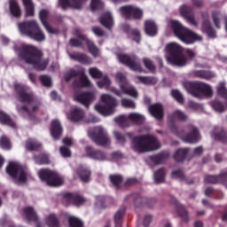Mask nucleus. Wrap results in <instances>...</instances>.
<instances>
[{
    "label": "nucleus",
    "mask_w": 227,
    "mask_h": 227,
    "mask_svg": "<svg viewBox=\"0 0 227 227\" xmlns=\"http://www.w3.org/2000/svg\"><path fill=\"white\" fill-rule=\"evenodd\" d=\"M77 75H79V72H77L74 69H71L69 71V74H65V79H66L67 82H68L70 81V79H72V77H77Z\"/></svg>",
    "instance_id": "63"
},
{
    "label": "nucleus",
    "mask_w": 227,
    "mask_h": 227,
    "mask_svg": "<svg viewBox=\"0 0 227 227\" xmlns=\"http://www.w3.org/2000/svg\"><path fill=\"white\" fill-rule=\"evenodd\" d=\"M166 59L173 67H185L187 59L184 54V48L176 43H169L165 47Z\"/></svg>",
    "instance_id": "5"
},
{
    "label": "nucleus",
    "mask_w": 227,
    "mask_h": 227,
    "mask_svg": "<svg viewBox=\"0 0 227 227\" xmlns=\"http://www.w3.org/2000/svg\"><path fill=\"white\" fill-rule=\"evenodd\" d=\"M0 123H2V125H9V127H12V129H15V127H17L15 122H13L12 119H10V116H8V114H6L3 111H0Z\"/></svg>",
    "instance_id": "35"
},
{
    "label": "nucleus",
    "mask_w": 227,
    "mask_h": 227,
    "mask_svg": "<svg viewBox=\"0 0 227 227\" xmlns=\"http://www.w3.org/2000/svg\"><path fill=\"white\" fill-rule=\"evenodd\" d=\"M15 52L20 59L27 65H32L35 70H45L49 65V59L43 58V53L38 48L26 43H21L14 47Z\"/></svg>",
    "instance_id": "1"
},
{
    "label": "nucleus",
    "mask_w": 227,
    "mask_h": 227,
    "mask_svg": "<svg viewBox=\"0 0 227 227\" xmlns=\"http://www.w3.org/2000/svg\"><path fill=\"white\" fill-rule=\"evenodd\" d=\"M129 121H133L134 123H141L145 121V116L138 113H131L128 115Z\"/></svg>",
    "instance_id": "43"
},
{
    "label": "nucleus",
    "mask_w": 227,
    "mask_h": 227,
    "mask_svg": "<svg viewBox=\"0 0 227 227\" xmlns=\"http://www.w3.org/2000/svg\"><path fill=\"white\" fill-rule=\"evenodd\" d=\"M211 137L215 141H223L224 143L227 139V133L223 130V128L214 127L211 131Z\"/></svg>",
    "instance_id": "25"
},
{
    "label": "nucleus",
    "mask_w": 227,
    "mask_h": 227,
    "mask_svg": "<svg viewBox=\"0 0 227 227\" xmlns=\"http://www.w3.org/2000/svg\"><path fill=\"white\" fill-rule=\"evenodd\" d=\"M121 17L124 19H142L143 11L134 5H125L119 9Z\"/></svg>",
    "instance_id": "16"
},
{
    "label": "nucleus",
    "mask_w": 227,
    "mask_h": 227,
    "mask_svg": "<svg viewBox=\"0 0 227 227\" xmlns=\"http://www.w3.org/2000/svg\"><path fill=\"white\" fill-rule=\"evenodd\" d=\"M59 152H60V155H62L63 157L67 158V157H72V151H70V149H68L66 146H62L59 148Z\"/></svg>",
    "instance_id": "61"
},
{
    "label": "nucleus",
    "mask_w": 227,
    "mask_h": 227,
    "mask_svg": "<svg viewBox=\"0 0 227 227\" xmlns=\"http://www.w3.org/2000/svg\"><path fill=\"white\" fill-rule=\"evenodd\" d=\"M115 123L123 129L129 127L130 125V121L129 119V115H120L114 119Z\"/></svg>",
    "instance_id": "36"
},
{
    "label": "nucleus",
    "mask_w": 227,
    "mask_h": 227,
    "mask_svg": "<svg viewBox=\"0 0 227 227\" xmlns=\"http://www.w3.org/2000/svg\"><path fill=\"white\" fill-rule=\"evenodd\" d=\"M89 74L93 79H100L104 77L102 72L97 67H90L89 69Z\"/></svg>",
    "instance_id": "48"
},
{
    "label": "nucleus",
    "mask_w": 227,
    "mask_h": 227,
    "mask_svg": "<svg viewBox=\"0 0 227 227\" xmlns=\"http://www.w3.org/2000/svg\"><path fill=\"white\" fill-rule=\"evenodd\" d=\"M36 164H49V157L45 154H41L35 158Z\"/></svg>",
    "instance_id": "57"
},
{
    "label": "nucleus",
    "mask_w": 227,
    "mask_h": 227,
    "mask_svg": "<svg viewBox=\"0 0 227 227\" xmlns=\"http://www.w3.org/2000/svg\"><path fill=\"white\" fill-rule=\"evenodd\" d=\"M106 203V198L104 196H98L96 200L97 208H104V204Z\"/></svg>",
    "instance_id": "62"
},
{
    "label": "nucleus",
    "mask_w": 227,
    "mask_h": 227,
    "mask_svg": "<svg viewBox=\"0 0 227 227\" xmlns=\"http://www.w3.org/2000/svg\"><path fill=\"white\" fill-rule=\"evenodd\" d=\"M101 104H98L94 106L95 111L102 114L103 116H111L116 112V100L109 94H103L100 97Z\"/></svg>",
    "instance_id": "10"
},
{
    "label": "nucleus",
    "mask_w": 227,
    "mask_h": 227,
    "mask_svg": "<svg viewBox=\"0 0 227 227\" xmlns=\"http://www.w3.org/2000/svg\"><path fill=\"white\" fill-rule=\"evenodd\" d=\"M48 15L49 12L47 10H42L39 12V19L42 24L44 26L46 31H48L51 35H53V33H56V30H54V28H52V27H51L50 24L47 23Z\"/></svg>",
    "instance_id": "27"
},
{
    "label": "nucleus",
    "mask_w": 227,
    "mask_h": 227,
    "mask_svg": "<svg viewBox=\"0 0 227 227\" xmlns=\"http://www.w3.org/2000/svg\"><path fill=\"white\" fill-rule=\"evenodd\" d=\"M6 171L15 184H24L29 178V170L20 162L10 161Z\"/></svg>",
    "instance_id": "9"
},
{
    "label": "nucleus",
    "mask_w": 227,
    "mask_h": 227,
    "mask_svg": "<svg viewBox=\"0 0 227 227\" xmlns=\"http://www.w3.org/2000/svg\"><path fill=\"white\" fill-rule=\"evenodd\" d=\"M99 20L102 26L106 27V29H111V27L114 26V20H113V14H111V12L103 14Z\"/></svg>",
    "instance_id": "28"
},
{
    "label": "nucleus",
    "mask_w": 227,
    "mask_h": 227,
    "mask_svg": "<svg viewBox=\"0 0 227 227\" xmlns=\"http://www.w3.org/2000/svg\"><path fill=\"white\" fill-rule=\"evenodd\" d=\"M95 98H97L95 92H82L80 94H75L74 96V100L87 108L90 107L91 102H93Z\"/></svg>",
    "instance_id": "17"
},
{
    "label": "nucleus",
    "mask_w": 227,
    "mask_h": 227,
    "mask_svg": "<svg viewBox=\"0 0 227 227\" xmlns=\"http://www.w3.org/2000/svg\"><path fill=\"white\" fill-rule=\"evenodd\" d=\"M26 10V17H35V4L33 0H21Z\"/></svg>",
    "instance_id": "31"
},
{
    "label": "nucleus",
    "mask_w": 227,
    "mask_h": 227,
    "mask_svg": "<svg viewBox=\"0 0 227 227\" xmlns=\"http://www.w3.org/2000/svg\"><path fill=\"white\" fill-rule=\"evenodd\" d=\"M0 148H2V150H12V143H10V139L7 138L6 136L1 137Z\"/></svg>",
    "instance_id": "45"
},
{
    "label": "nucleus",
    "mask_w": 227,
    "mask_h": 227,
    "mask_svg": "<svg viewBox=\"0 0 227 227\" xmlns=\"http://www.w3.org/2000/svg\"><path fill=\"white\" fill-rule=\"evenodd\" d=\"M61 134H63V128L61 127V123L58 120H54L51 122V135L53 139H59L61 137Z\"/></svg>",
    "instance_id": "24"
},
{
    "label": "nucleus",
    "mask_w": 227,
    "mask_h": 227,
    "mask_svg": "<svg viewBox=\"0 0 227 227\" xmlns=\"http://www.w3.org/2000/svg\"><path fill=\"white\" fill-rule=\"evenodd\" d=\"M117 59L121 63L129 67L130 70H133L134 72H143V67H141L137 57L134 55L129 57L126 54H118Z\"/></svg>",
    "instance_id": "15"
},
{
    "label": "nucleus",
    "mask_w": 227,
    "mask_h": 227,
    "mask_svg": "<svg viewBox=\"0 0 227 227\" xmlns=\"http://www.w3.org/2000/svg\"><path fill=\"white\" fill-rule=\"evenodd\" d=\"M40 81H41L42 84H43V86H46L47 88H49L52 85V80L51 79V77H49L47 75H42L40 77Z\"/></svg>",
    "instance_id": "58"
},
{
    "label": "nucleus",
    "mask_w": 227,
    "mask_h": 227,
    "mask_svg": "<svg viewBox=\"0 0 227 227\" xmlns=\"http://www.w3.org/2000/svg\"><path fill=\"white\" fill-rule=\"evenodd\" d=\"M187 153H189V149H178L174 154V159L177 162H182L185 160Z\"/></svg>",
    "instance_id": "40"
},
{
    "label": "nucleus",
    "mask_w": 227,
    "mask_h": 227,
    "mask_svg": "<svg viewBox=\"0 0 227 227\" xmlns=\"http://www.w3.org/2000/svg\"><path fill=\"white\" fill-rule=\"evenodd\" d=\"M148 109L152 116L156 118V120H162V118H164V107L160 103L151 105Z\"/></svg>",
    "instance_id": "22"
},
{
    "label": "nucleus",
    "mask_w": 227,
    "mask_h": 227,
    "mask_svg": "<svg viewBox=\"0 0 227 227\" xmlns=\"http://www.w3.org/2000/svg\"><path fill=\"white\" fill-rule=\"evenodd\" d=\"M143 61H144V65H145V68H147V70H150V72H153L155 70V65L150 59L144 58Z\"/></svg>",
    "instance_id": "56"
},
{
    "label": "nucleus",
    "mask_w": 227,
    "mask_h": 227,
    "mask_svg": "<svg viewBox=\"0 0 227 227\" xmlns=\"http://www.w3.org/2000/svg\"><path fill=\"white\" fill-rule=\"evenodd\" d=\"M181 15L184 17L189 24L192 26H194L195 27H198V21L196 20V18H194V15L191 14L192 12V9L187 5H183L180 8Z\"/></svg>",
    "instance_id": "20"
},
{
    "label": "nucleus",
    "mask_w": 227,
    "mask_h": 227,
    "mask_svg": "<svg viewBox=\"0 0 227 227\" xmlns=\"http://www.w3.org/2000/svg\"><path fill=\"white\" fill-rule=\"evenodd\" d=\"M45 223L48 227H60L59 226V221L58 220V217H56V215H49L45 219Z\"/></svg>",
    "instance_id": "39"
},
{
    "label": "nucleus",
    "mask_w": 227,
    "mask_h": 227,
    "mask_svg": "<svg viewBox=\"0 0 227 227\" xmlns=\"http://www.w3.org/2000/svg\"><path fill=\"white\" fill-rule=\"evenodd\" d=\"M69 58L71 59H74V61H78V63H82V65H91V63H93V60H91L90 57L82 53L69 54Z\"/></svg>",
    "instance_id": "26"
},
{
    "label": "nucleus",
    "mask_w": 227,
    "mask_h": 227,
    "mask_svg": "<svg viewBox=\"0 0 227 227\" xmlns=\"http://www.w3.org/2000/svg\"><path fill=\"white\" fill-rule=\"evenodd\" d=\"M80 74L79 81L76 80L73 83L74 88H91V82L84 75V69H81Z\"/></svg>",
    "instance_id": "23"
},
{
    "label": "nucleus",
    "mask_w": 227,
    "mask_h": 227,
    "mask_svg": "<svg viewBox=\"0 0 227 227\" xmlns=\"http://www.w3.org/2000/svg\"><path fill=\"white\" fill-rule=\"evenodd\" d=\"M184 88L196 98L203 97H212L214 91L209 84L201 82H184Z\"/></svg>",
    "instance_id": "7"
},
{
    "label": "nucleus",
    "mask_w": 227,
    "mask_h": 227,
    "mask_svg": "<svg viewBox=\"0 0 227 227\" xmlns=\"http://www.w3.org/2000/svg\"><path fill=\"white\" fill-rule=\"evenodd\" d=\"M186 62L185 66L189 65V62L192 61L196 58V52L191 49H186L185 50V54L184 53Z\"/></svg>",
    "instance_id": "49"
},
{
    "label": "nucleus",
    "mask_w": 227,
    "mask_h": 227,
    "mask_svg": "<svg viewBox=\"0 0 227 227\" xmlns=\"http://www.w3.org/2000/svg\"><path fill=\"white\" fill-rule=\"evenodd\" d=\"M171 95L179 104H184V96L178 90H173L171 91Z\"/></svg>",
    "instance_id": "51"
},
{
    "label": "nucleus",
    "mask_w": 227,
    "mask_h": 227,
    "mask_svg": "<svg viewBox=\"0 0 227 227\" xmlns=\"http://www.w3.org/2000/svg\"><path fill=\"white\" fill-rule=\"evenodd\" d=\"M69 43L72 47H81L82 43H87L90 54H92L94 58H98L99 56L98 48L95 46L93 42L86 39V36L82 35V34H78V39H71Z\"/></svg>",
    "instance_id": "14"
},
{
    "label": "nucleus",
    "mask_w": 227,
    "mask_h": 227,
    "mask_svg": "<svg viewBox=\"0 0 227 227\" xmlns=\"http://www.w3.org/2000/svg\"><path fill=\"white\" fill-rule=\"evenodd\" d=\"M97 84L99 88L109 90V86H111V80H109L107 75H104L102 80L97 82Z\"/></svg>",
    "instance_id": "47"
},
{
    "label": "nucleus",
    "mask_w": 227,
    "mask_h": 227,
    "mask_svg": "<svg viewBox=\"0 0 227 227\" xmlns=\"http://www.w3.org/2000/svg\"><path fill=\"white\" fill-rule=\"evenodd\" d=\"M67 118L71 121H82L84 120V110L74 106L70 113L67 114Z\"/></svg>",
    "instance_id": "21"
},
{
    "label": "nucleus",
    "mask_w": 227,
    "mask_h": 227,
    "mask_svg": "<svg viewBox=\"0 0 227 227\" xmlns=\"http://www.w3.org/2000/svg\"><path fill=\"white\" fill-rule=\"evenodd\" d=\"M89 137L99 146H109L111 138L107 136V130L102 126H97L88 132Z\"/></svg>",
    "instance_id": "12"
},
{
    "label": "nucleus",
    "mask_w": 227,
    "mask_h": 227,
    "mask_svg": "<svg viewBox=\"0 0 227 227\" xmlns=\"http://www.w3.org/2000/svg\"><path fill=\"white\" fill-rule=\"evenodd\" d=\"M69 227H84L82 221L75 216L68 217Z\"/></svg>",
    "instance_id": "46"
},
{
    "label": "nucleus",
    "mask_w": 227,
    "mask_h": 227,
    "mask_svg": "<svg viewBox=\"0 0 227 227\" xmlns=\"http://www.w3.org/2000/svg\"><path fill=\"white\" fill-rule=\"evenodd\" d=\"M170 130L172 134H175L180 139H183L184 143H198L199 139H201V136L200 135V131H198V128L193 125H188L186 128L182 129V128H178L175 125L170 127Z\"/></svg>",
    "instance_id": "8"
},
{
    "label": "nucleus",
    "mask_w": 227,
    "mask_h": 227,
    "mask_svg": "<svg viewBox=\"0 0 227 227\" xmlns=\"http://www.w3.org/2000/svg\"><path fill=\"white\" fill-rule=\"evenodd\" d=\"M169 26L172 27L176 38L186 45H191L192 43H194V42H201V40H203L201 35L196 34L189 28L184 27V26H182L178 20H170Z\"/></svg>",
    "instance_id": "4"
},
{
    "label": "nucleus",
    "mask_w": 227,
    "mask_h": 227,
    "mask_svg": "<svg viewBox=\"0 0 227 227\" xmlns=\"http://www.w3.org/2000/svg\"><path fill=\"white\" fill-rule=\"evenodd\" d=\"M123 214H125V208L120 209L116 212L114 215V221L115 223H120L121 221V218L123 217Z\"/></svg>",
    "instance_id": "64"
},
{
    "label": "nucleus",
    "mask_w": 227,
    "mask_h": 227,
    "mask_svg": "<svg viewBox=\"0 0 227 227\" xmlns=\"http://www.w3.org/2000/svg\"><path fill=\"white\" fill-rule=\"evenodd\" d=\"M115 81L119 82L121 91L122 93H125V95H129V97H133V98H137V90L132 85H129V82H127V77L125 74L117 73L115 74Z\"/></svg>",
    "instance_id": "13"
},
{
    "label": "nucleus",
    "mask_w": 227,
    "mask_h": 227,
    "mask_svg": "<svg viewBox=\"0 0 227 227\" xmlns=\"http://www.w3.org/2000/svg\"><path fill=\"white\" fill-rule=\"evenodd\" d=\"M135 79L138 81V82H142V84H145L150 86L152 84H157V78L153 76H136Z\"/></svg>",
    "instance_id": "33"
},
{
    "label": "nucleus",
    "mask_w": 227,
    "mask_h": 227,
    "mask_svg": "<svg viewBox=\"0 0 227 227\" xmlns=\"http://www.w3.org/2000/svg\"><path fill=\"white\" fill-rule=\"evenodd\" d=\"M211 106L216 111V113H224V106H223L221 102L213 101L211 102Z\"/></svg>",
    "instance_id": "55"
},
{
    "label": "nucleus",
    "mask_w": 227,
    "mask_h": 227,
    "mask_svg": "<svg viewBox=\"0 0 227 227\" xmlns=\"http://www.w3.org/2000/svg\"><path fill=\"white\" fill-rule=\"evenodd\" d=\"M110 182H112L115 189H120L123 184V177L120 175L110 176Z\"/></svg>",
    "instance_id": "41"
},
{
    "label": "nucleus",
    "mask_w": 227,
    "mask_h": 227,
    "mask_svg": "<svg viewBox=\"0 0 227 227\" xmlns=\"http://www.w3.org/2000/svg\"><path fill=\"white\" fill-rule=\"evenodd\" d=\"M41 146L42 144H40V142H36L35 139H28L26 143L25 148L33 152V150H38Z\"/></svg>",
    "instance_id": "42"
},
{
    "label": "nucleus",
    "mask_w": 227,
    "mask_h": 227,
    "mask_svg": "<svg viewBox=\"0 0 227 227\" xmlns=\"http://www.w3.org/2000/svg\"><path fill=\"white\" fill-rule=\"evenodd\" d=\"M131 148L137 153H146V152H153L159 150L160 144L153 135H143L135 137L131 142Z\"/></svg>",
    "instance_id": "3"
},
{
    "label": "nucleus",
    "mask_w": 227,
    "mask_h": 227,
    "mask_svg": "<svg viewBox=\"0 0 227 227\" xmlns=\"http://www.w3.org/2000/svg\"><path fill=\"white\" fill-rule=\"evenodd\" d=\"M129 38L137 43H139V42H141V32L137 29H132L129 34Z\"/></svg>",
    "instance_id": "50"
},
{
    "label": "nucleus",
    "mask_w": 227,
    "mask_h": 227,
    "mask_svg": "<svg viewBox=\"0 0 227 227\" xmlns=\"http://www.w3.org/2000/svg\"><path fill=\"white\" fill-rule=\"evenodd\" d=\"M77 174L79 175L82 182H90V172L86 167L82 166L78 168Z\"/></svg>",
    "instance_id": "37"
},
{
    "label": "nucleus",
    "mask_w": 227,
    "mask_h": 227,
    "mask_svg": "<svg viewBox=\"0 0 227 227\" xmlns=\"http://www.w3.org/2000/svg\"><path fill=\"white\" fill-rule=\"evenodd\" d=\"M100 8H104V2H102V0H91L90 9L92 12H95V10H100Z\"/></svg>",
    "instance_id": "52"
},
{
    "label": "nucleus",
    "mask_w": 227,
    "mask_h": 227,
    "mask_svg": "<svg viewBox=\"0 0 227 227\" xmlns=\"http://www.w3.org/2000/svg\"><path fill=\"white\" fill-rule=\"evenodd\" d=\"M114 138L116 139L117 143H120V145H123L127 141V139L125 138V135L121 134L118 130L114 131Z\"/></svg>",
    "instance_id": "53"
},
{
    "label": "nucleus",
    "mask_w": 227,
    "mask_h": 227,
    "mask_svg": "<svg viewBox=\"0 0 227 227\" xmlns=\"http://www.w3.org/2000/svg\"><path fill=\"white\" fill-rule=\"evenodd\" d=\"M166 176V171L163 168L159 169L154 173V182L156 184H162Z\"/></svg>",
    "instance_id": "44"
},
{
    "label": "nucleus",
    "mask_w": 227,
    "mask_h": 227,
    "mask_svg": "<svg viewBox=\"0 0 227 227\" xmlns=\"http://www.w3.org/2000/svg\"><path fill=\"white\" fill-rule=\"evenodd\" d=\"M64 200H67V201L75 204L76 206L82 205L86 200L83 197L81 196H75L72 193H67L64 196Z\"/></svg>",
    "instance_id": "30"
},
{
    "label": "nucleus",
    "mask_w": 227,
    "mask_h": 227,
    "mask_svg": "<svg viewBox=\"0 0 227 227\" xmlns=\"http://www.w3.org/2000/svg\"><path fill=\"white\" fill-rule=\"evenodd\" d=\"M84 3H86V0H59V4L62 10H67V8L81 10Z\"/></svg>",
    "instance_id": "18"
},
{
    "label": "nucleus",
    "mask_w": 227,
    "mask_h": 227,
    "mask_svg": "<svg viewBox=\"0 0 227 227\" xmlns=\"http://www.w3.org/2000/svg\"><path fill=\"white\" fill-rule=\"evenodd\" d=\"M10 10H11V13H12V15H13V17H20V15H22L20 7L19 6V4H17V2H15V0L10 1Z\"/></svg>",
    "instance_id": "38"
},
{
    "label": "nucleus",
    "mask_w": 227,
    "mask_h": 227,
    "mask_svg": "<svg viewBox=\"0 0 227 227\" xmlns=\"http://www.w3.org/2000/svg\"><path fill=\"white\" fill-rule=\"evenodd\" d=\"M145 31L148 36H155L157 35V24L155 21L149 20L145 23Z\"/></svg>",
    "instance_id": "29"
},
{
    "label": "nucleus",
    "mask_w": 227,
    "mask_h": 227,
    "mask_svg": "<svg viewBox=\"0 0 227 227\" xmlns=\"http://www.w3.org/2000/svg\"><path fill=\"white\" fill-rule=\"evenodd\" d=\"M14 88L17 92L18 100L27 104L21 108L18 107V113L20 114H27L31 116L33 113H36L40 109V101L35 100L33 92L29 90V87L22 85L20 83H15Z\"/></svg>",
    "instance_id": "2"
},
{
    "label": "nucleus",
    "mask_w": 227,
    "mask_h": 227,
    "mask_svg": "<svg viewBox=\"0 0 227 227\" xmlns=\"http://www.w3.org/2000/svg\"><path fill=\"white\" fill-rule=\"evenodd\" d=\"M195 77H200V79H214V77H215V73L212 72V71H195L193 73Z\"/></svg>",
    "instance_id": "34"
},
{
    "label": "nucleus",
    "mask_w": 227,
    "mask_h": 227,
    "mask_svg": "<svg viewBox=\"0 0 227 227\" xmlns=\"http://www.w3.org/2000/svg\"><path fill=\"white\" fill-rule=\"evenodd\" d=\"M201 30L203 33H206L208 38H215L216 36L215 32L214 31V28H212L210 21L208 20H205L203 22Z\"/></svg>",
    "instance_id": "32"
},
{
    "label": "nucleus",
    "mask_w": 227,
    "mask_h": 227,
    "mask_svg": "<svg viewBox=\"0 0 227 227\" xmlns=\"http://www.w3.org/2000/svg\"><path fill=\"white\" fill-rule=\"evenodd\" d=\"M85 153L87 157H89V159H92V160H107V155L106 153L100 150L93 149L90 146L85 148Z\"/></svg>",
    "instance_id": "19"
},
{
    "label": "nucleus",
    "mask_w": 227,
    "mask_h": 227,
    "mask_svg": "<svg viewBox=\"0 0 227 227\" xmlns=\"http://www.w3.org/2000/svg\"><path fill=\"white\" fill-rule=\"evenodd\" d=\"M38 176L42 182L50 187H59L65 184V180L61 175L49 168H43L39 170Z\"/></svg>",
    "instance_id": "11"
},
{
    "label": "nucleus",
    "mask_w": 227,
    "mask_h": 227,
    "mask_svg": "<svg viewBox=\"0 0 227 227\" xmlns=\"http://www.w3.org/2000/svg\"><path fill=\"white\" fill-rule=\"evenodd\" d=\"M219 180H221V176H207L205 177V182L207 184H218Z\"/></svg>",
    "instance_id": "59"
},
{
    "label": "nucleus",
    "mask_w": 227,
    "mask_h": 227,
    "mask_svg": "<svg viewBox=\"0 0 227 227\" xmlns=\"http://www.w3.org/2000/svg\"><path fill=\"white\" fill-rule=\"evenodd\" d=\"M173 116L176 120H180L181 121H184V120H187V116L184 112L177 110L174 112Z\"/></svg>",
    "instance_id": "60"
},
{
    "label": "nucleus",
    "mask_w": 227,
    "mask_h": 227,
    "mask_svg": "<svg viewBox=\"0 0 227 227\" xmlns=\"http://www.w3.org/2000/svg\"><path fill=\"white\" fill-rule=\"evenodd\" d=\"M19 31L24 36H28L35 42H43L45 41V34L40 29L36 20H32L18 24Z\"/></svg>",
    "instance_id": "6"
},
{
    "label": "nucleus",
    "mask_w": 227,
    "mask_h": 227,
    "mask_svg": "<svg viewBox=\"0 0 227 227\" xmlns=\"http://www.w3.org/2000/svg\"><path fill=\"white\" fill-rule=\"evenodd\" d=\"M121 106L123 107H128L129 109H136V103L130 99L122 98Z\"/></svg>",
    "instance_id": "54"
}]
</instances>
